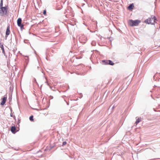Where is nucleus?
Returning <instances> with one entry per match:
<instances>
[{
	"instance_id": "f03ea898",
	"label": "nucleus",
	"mask_w": 160,
	"mask_h": 160,
	"mask_svg": "<svg viewBox=\"0 0 160 160\" xmlns=\"http://www.w3.org/2000/svg\"><path fill=\"white\" fill-rule=\"evenodd\" d=\"M140 22V21L138 20H130L128 21L129 25L131 26H137Z\"/></svg>"
},
{
	"instance_id": "dca6fc26",
	"label": "nucleus",
	"mask_w": 160,
	"mask_h": 160,
	"mask_svg": "<svg viewBox=\"0 0 160 160\" xmlns=\"http://www.w3.org/2000/svg\"><path fill=\"white\" fill-rule=\"evenodd\" d=\"M46 10H44L43 11V14H44V15H46Z\"/></svg>"
},
{
	"instance_id": "aec40b11",
	"label": "nucleus",
	"mask_w": 160,
	"mask_h": 160,
	"mask_svg": "<svg viewBox=\"0 0 160 160\" xmlns=\"http://www.w3.org/2000/svg\"><path fill=\"white\" fill-rule=\"evenodd\" d=\"M93 43V42H92V45Z\"/></svg>"
},
{
	"instance_id": "4468645a",
	"label": "nucleus",
	"mask_w": 160,
	"mask_h": 160,
	"mask_svg": "<svg viewBox=\"0 0 160 160\" xmlns=\"http://www.w3.org/2000/svg\"><path fill=\"white\" fill-rule=\"evenodd\" d=\"M29 119L31 121H33V116H30L29 117Z\"/></svg>"
},
{
	"instance_id": "9d476101",
	"label": "nucleus",
	"mask_w": 160,
	"mask_h": 160,
	"mask_svg": "<svg viewBox=\"0 0 160 160\" xmlns=\"http://www.w3.org/2000/svg\"><path fill=\"white\" fill-rule=\"evenodd\" d=\"M134 7V6L133 4H130L129 6L128 7V9L129 10H131Z\"/></svg>"
},
{
	"instance_id": "f257e3e1",
	"label": "nucleus",
	"mask_w": 160,
	"mask_h": 160,
	"mask_svg": "<svg viewBox=\"0 0 160 160\" xmlns=\"http://www.w3.org/2000/svg\"><path fill=\"white\" fill-rule=\"evenodd\" d=\"M156 19V18L155 16H152L151 18H148V19L146 20L144 22L146 23L153 24L155 22V21Z\"/></svg>"
},
{
	"instance_id": "f8f14e48",
	"label": "nucleus",
	"mask_w": 160,
	"mask_h": 160,
	"mask_svg": "<svg viewBox=\"0 0 160 160\" xmlns=\"http://www.w3.org/2000/svg\"><path fill=\"white\" fill-rule=\"evenodd\" d=\"M3 5V0H1L0 4V8H1L2 7H2Z\"/></svg>"
},
{
	"instance_id": "39448f33",
	"label": "nucleus",
	"mask_w": 160,
	"mask_h": 160,
	"mask_svg": "<svg viewBox=\"0 0 160 160\" xmlns=\"http://www.w3.org/2000/svg\"><path fill=\"white\" fill-rule=\"evenodd\" d=\"M102 62H104L106 64L111 65H113L114 64V63L110 60H104L102 61Z\"/></svg>"
},
{
	"instance_id": "9b49d317",
	"label": "nucleus",
	"mask_w": 160,
	"mask_h": 160,
	"mask_svg": "<svg viewBox=\"0 0 160 160\" xmlns=\"http://www.w3.org/2000/svg\"><path fill=\"white\" fill-rule=\"evenodd\" d=\"M141 121V118H138L137 119V120L136 121V122H135V124L136 125H137L138 124L140 121Z\"/></svg>"
},
{
	"instance_id": "6e6552de",
	"label": "nucleus",
	"mask_w": 160,
	"mask_h": 160,
	"mask_svg": "<svg viewBox=\"0 0 160 160\" xmlns=\"http://www.w3.org/2000/svg\"><path fill=\"white\" fill-rule=\"evenodd\" d=\"M9 29H10L9 26H8L7 29H6V35L8 36L10 32V31Z\"/></svg>"
},
{
	"instance_id": "ddd939ff",
	"label": "nucleus",
	"mask_w": 160,
	"mask_h": 160,
	"mask_svg": "<svg viewBox=\"0 0 160 160\" xmlns=\"http://www.w3.org/2000/svg\"><path fill=\"white\" fill-rule=\"evenodd\" d=\"M84 38V41L86 40V38L84 36H82V37H80V38L81 39L82 38Z\"/></svg>"
},
{
	"instance_id": "20e7f679",
	"label": "nucleus",
	"mask_w": 160,
	"mask_h": 160,
	"mask_svg": "<svg viewBox=\"0 0 160 160\" xmlns=\"http://www.w3.org/2000/svg\"><path fill=\"white\" fill-rule=\"evenodd\" d=\"M22 19L21 18H19L17 20V24L18 26L20 27L21 29L23 28V25L22 24Z\"/></svg>"
},
{
	"instance_id": "0eeeda50",
	"label": "nucleus",
	"mask_w": 160,
	"mask_h": 160,
	"mask_svg": "<svg viewBox=\"0 0 160 160\" xmlns=\"http://www.w3.org/2000/svg\"><path fill=\"white\" fill-rule=\"evenodd\" d=\"M6 99L7 97H4L3 98H2V102L1 103V105H4L6 102Z\"/></svg>"
},
{
	"instance_id": "1a4fd4ad",
	"label": "nucleus",
	"mask_w": 160,
	"mask_h": 160,
	"mask_svg": "<svg viewBox=\"0 0 160 160\" xmlns=\"http://www.w3.org/2000/svg\"><path fill=\"white\" fill-rule=\"evenodd\" d=\"M16 127L15 126H12L11 128V131L13 133H16Z\"/></svg>"
},
{
	"instance_id": "a211bd4d",
	"label": "nucleus",
	"mask_w": 160,
	"mask_h": 160,
	"mask_svg": "<svg viewBox=\"0 0 160 160\" xmlns=\"http://www.w3.org/2000/svg\"><path fill=\"white\" fill-rule=\"evenodd\" d=\"M47 85L49 86V83H48V82H47Z\"/></svg>"
},
{
	"instance_id": "423d86ee",
	"label": "nucleus",
	"mask_w": 160,
	"mask_h": 160,
	"mask_svg": "<svg viewBox=\"0 0 160 160\" xmlns=\"http://www.w3.org/2000/svg\"><path fill=\"white\" fill-rule=\"evenodd\" d=\"M0 47L2 50V53L5 56L6 54H5V51H4V49L3 44H2L1 42H0Z\"/></svg>"
},
{
	"instance_id": "6ab92c4d",
	"label": "nucleus",
	"mask_w": 160,
	"mask_h": 160,
	"mask_svg": "<svg viewBox=\"0 0 160 160\" xmlns=\"http://www.w3.org/2000/svg\"><path fill=\"white\" fill-rule=\"evenodd\" d=\"M10 116H11V117H12V114H11H11H10Z\"/></svg>"
},
{
	"instance_id": "f3484780",
	"label": "nucleus",
	"mask_w": 160,
	"mask_h": 160,
	"mask_svg": "<svg viewBox=\"0 0 160 160\" xmlns=\"http://www.w3.org/2000/svg\"><path fill=\"white\" fill-rule=\"evenodd\" d=\"M38 63H37V68H39V66H38Z\"/></svg>"
},
{
	"instance_id": "2eb2a0df",
	"label": "nucleus",
	"mask_w": 160,
	"mask_h": 160,
	"mask_svg": "<svg viewBox=\"0 0 160 160\" xmlns=\"http://www.w3.org/2000/svg\"><path fill=\"white\" fill-rule=\"evenodd\" d=\"M67 143V142L66 141L63 142L62 143V146L65 145Z\"/></svg>"
},
{
	"instance_id": "7ed1b4c3",
	"label": "nucleus",
	"mask_w": 160,
	"mask_h": 160,
	"mask_svg": "<svg viewBox=\"0 0 160 160\" xmlns=\"http://www.w3.org/2000/svg\"><path fill=\"white\" fill-rule=\"evenodd\" d=\"M0 15L4 16L7 14V10L6 6L0 8Z\"/></svg>"
}]
</instances>
